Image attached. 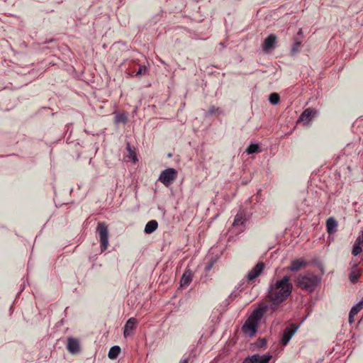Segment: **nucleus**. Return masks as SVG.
<instances>
[{"mask_svg":"<svg viewBox=\"0 0 363 363\" xmlns=\"http://www.w3.org/2000/svg\"><path fill=\"white\" fill-rule=\"evenodd\" d=\"M362 238L361 239H362V242L363 241V230L362 231Z\"/></svg>","mask_w":363,"mask_h":363,"instance_id":"36","label":"nucleus"},{"mask_svg":"<svg viewBox=\"0 0 363 363\" xmlns=\"http://www.w3.org/2000/svg\"><path fill=\"white\" fill-rule=\"evenodd\" d=\"M157 228H158L157 221L155 220H151L146 223V225L145 226L144 232L146 234H151L153 232H155L157 229Z\"/></svg>","mask_w":363,"mask_h":363,"instance_id":"18","label":"nucleus"},{"mask_svg":"<svg viewBox=\"0 0 363 363\" xmlns=\"http://www.w3.org/2000/svg\"><path fill=\"white\" fill-rule=\"evenodd\" d=\"M279 100H280V97L277 93H272L269 95V101L272 104H273V105L277 104L279 102Z\"/></svg>","mask_w":363,"mask_h":363,"instance_id":"25","label":"nucleus"},{"mask_svg":"<svg viewBox=\"0 0 363 363\" xmlns=\"http://www.w3.org/2000/svg\"><path fill=\"white\" fill-rule=\"evenodd\" d=\"M128 121V117L125 113H116L115 116V122L116 123H125Z\"/></svg>","mask_w":363,"mask_h":363,"instance_id":"23","label":"nucleus"},{"mask_svg":"<svg viewBox=\"0 0 363 363\" xmlns=\"http://www.w3.org/2000/svg\"><path fill=\"white\" fill-rule=\"evenodd\" d=\"M318 114V111L315 109L308 108H306L300 116L298 121L303 122L304 124L308 123L313 117Z\"/></svg>","mask_w":363,"mask_h":363,"instance_id":"9","label":"nucleus"},{"mask_svg":"<svg viewBox=\"0 0 363 363\" xmlns=\"http://www.w3.org/2000/svg\"><path fill=\"white\" fill-rule=\"evenodd\" d=\"M246 220L247 218L245 211L240 209L235 217L233 226L242 225L245 223Z\"/></svg>","mask_w":363,"mask_h":363,"instance_id":"15","label":"nucleus"},{"mask_svg":"<svg viewBox=\"0 0 363 363\" xmlns=\"http://www.w3.org/2000/svg\"><path fill=\"white\" fill-rule=\"evenodd\" d=\"M363 308V297H362V299L359 302L357 303V304H355L354 306H352V308H351L350 310V313H351V316H354L355 315H357Z\"/></svg>","mask_w":363,"mask_h":363,"instance_id":"22","label":"nucleus"},{"mask_svg":"<svg viewBox=\"0 0 363 363\" xmlns=\"http://www.w3.org/2000/svg\"><path fill=\"white\" fill-rule=\"evenodd\" d=\"M256 356H250L244 359L242 363H254V361L256 360Z\"/></svg>","mask_w":363,"mask_h":363,"instance_id":"30","label":"nucleus"},{"mask_svg":"<svg viewBox=\"0 0 363 363\" xmlns=\"http://www.w3.org/2000/svg\"><path fill=\"white\" fill-rule=\"evenodd\" d=\"M290 276L286 275L269 285L267 296L272 302L270 308L272 310H275L280 303L291 296L293 285L290 282Z\"/></svg>","mask_w":363,"mask_h":363,"instance_id":"1","label":"nucleus"},{"mask_svg":"<svg viewBox=\"0 0 363 363\" xmlns=\"http://www.w3.org/2000/svg\"><path fill=\"white\" fill-rule=\"evenodd\" d=\"M252 356H256L255 359L256 360L254 361V363H269V362L271 360L272 356L269 354H264V355H259L257 354H253Z\"/></svg>","mask_w":363,"mask_h":363,"instance_id":"19","label":"nucleus"},{"mask_svg":"<svg viewBox=\"0 0 363 363\" xmlns=\"http://www.w3.org/2000/svg\"><path fill=\"white\" fill-rule=\"evenodd\" d=\"M264 267V264L262 262H258L254 267L252 269L247 275V281H250L254 280L255 278L259 277L262 272L263 271Z\"/></svg>","mask_w":363,"mask_h":363,"instance_id":"8","label":"nucleus"},{"mask_svg":"<svg viewBox=\"0 0 363 363\" xmlns=\"http://www.w3.org/2000/svg\"><path fill=\"white\" fill-rule=\"evenodd\" d=\"M337 222L333 217H330L326 220V229L328 234L331 235L337 231Z\"/></svg>","mask_w":363,"mask_h":363,"instance_id":"17","label":"nucleus"},{"mask_svg":"<svg viewBox=\"0 0 363 363\" xmlns=\"http://www.w3.org/2000/svg\"><path fill=\"white\" fill-rule=\"evenodd\" d=\"M127 150L129 152V154H130V157L135 162L137 160V158H136V155L135 153V152L133 150H131L130 148V146L129 144H128L127 145Z\"/></svg>","mask_w":363,"mask_h":363,"instance_id":"29","label":"nucleus"},{"mask_svg":"<svg viewBox=\"0 0 363 363\" xmlns=\"http://www.w3.org/2000/svg\"><path fill=\"white\" fill-rule=\"evenodd\" d=\"M257 323L248 318L243 324L242 330L244 333L252 337L257 332Z\"/></svg>","mask_w":363,"mask_h":363,"instance_id":"6","label":"nucleus"},{"mask_svg":"<svg viewBox=\"0 0 363 363\" xmlns=\"http://www.w3.org/2000/svg\"><path fill=\"white\" fill-rule=\"evenodd\" d=\"M147 69L145 66H140L138 70L137 71L135 76H140L142 74H145L147 73Z\"/></svg>","mask_w":363,"mask_h":363,"instance_id":"28","label":"nucleus"},{"mask_svg":"<svg viewBox=\"0 0 363 363\" xmlns=\"http://www.w3.org/2000/svg\"><path fill=\"white\" fill-rule=\"evenodd\" d=\"M361 244H362V239L360 237H358L355 240V242H354V245L353 246L352 251V254L354 256L358 255L362 252V249L361 247Z\"/></svg>","mask_w":363,"mask_h":363,"instance_id":"20","label":"nucleus"},{"mask_svg":"<svg viewBox=\"0 0 363 363\" xmlns=\"http://www.w3.org/2000/svg\"><path fill=\"white\" fill-rule=\"evenodd\" d=\"M96 232L99 234L101 252L107 249L108 245V230L107 225L104 223H99Z\"/></svg>","mask_w":363,"mask_h":363,"instance_id":"3","label":"nucleus"},{"mask_svg":"<svg viewBox=\"0 0 363 363\" xmlns=\"http://www.w3.org/2000/svg\"><path fill=\"white\" fill-rule=\"evenodd\" d=\"M320 281V277L309 272L298 274L294 279L297 287L309 292L313 291Z\"/></svg>","mask_w":363,"mask_h":363,"instance_id":"2","label":"nucleus"},{"mask_svg":"<svg viewBox=\"0 0 363 363\" xmlns=\"http://www.w3.org/2000/svg\"><path fill=\"white\" fill-rule=\"evenodd\" d=\"M267 344V340L265 338L259 339L257 342V346L262 347Z\"/></svg>","mask_w":363,"mask_h":363,"instance_id":"31","label":"nucleus"},{"mask_svg":"<svg viewBox=\"0 0 363 363\" xmlns=\"http://www.w3.org/2000/svg\"><path fill=\"white\" fill-rule=\"evenodd\" d=\"M221 111L218 108H216L214 106L210 107L209 110L205 113L206 116H209L213 114H220Z\"/></svg>","mask_w":363,"mask_h":363,"instance_id":"27","label":"nucleus"},{"mask_svg":"<svg viewBox=\"0 0 363 363\" xmlns=\"http://www.w3.org/2000/svg\"><path fill=\"white\" fill-rule=\"evenodd\" d=\"M193 277V272L189 269H186L181 278L180 286L182 287H186L189 286L192 281Z\"/></svg>","mask_w":363,"mask_h":363,"instance_id":"13","label":"nucleus"},{"mask_svg":"<svg viewBox=\"0 0 363 363\" xmlns=\"http://www.w3.org/2000/svg\"><path fill=\"white\" fill-rule=\"evenodd\" d=\"M269 306L266 304L259 305L256 309H255L249 318L257 323L262 319L264 314L266 313Z\"/></svg>","mask_w":363,"mask_h":363,"instance_id":"7","label":"nucleus"},{"mask_svg":"<svg viewBox=\"0 0 363 363\" xmlns=\"http://www.w3.org/2000/svg\"><path fill=\"white\" fill-rule=\"evenodd\" d=\"M120 352H121L120 347L118 345H114L111 347V349L108 352V356L111 359H115L119 355Z\"/></svg>","mask_w":363,"mask_h":363,"instance_id":"21","label":"nucleus"},{"mask_svg":"<svg viewBox=\"0 0 363 363\" xmlns=\"http://www.w3.org/2000/svg\"><path fill=\"white\" fill-rule=\"evenodd\" d=\"M211 267H212V264H209L208 266H207V267H206V271L210 270V269L211 268Z\"/></svg>","mask_w":363,"mask_h":363,"instance_id":"34","label":"nucleus"},{"mask_svg":"<svg viewBox=\"0 0 363 363\" xmlns=\"http://www.w3.org/2000/svg\"><path fill=\"white\" fill-rule=\"evenodd\" d=\"M353 317L354 316H351V313L350 312V313H349V323L350 324L354 322Z\"/></svg>","mask_w":363,"mask_h":363,"instance_id":"32","label":"nucleus"},{"mask_svg":"<svg viewBox=\"0 0 363 363\" xmlns=\"http://www.w3.org/2000/svg\"><path fill=\"white\" fill-rule=\"evenodd\" d=\"M361 275V271L357 267V264L354 263L351 266V270L349 274V279L350 281L354 284L359 281V278Z\"/></svg>","mask_w":363,"mask_h":363,"instance_id":"12","label":"nucleus"},{"mask_svg":"<svg viewBox=\"0 0 363 363\" xmlns=\"http://www.w3.org/2000/svg\"><path fill=\"white\" fill-rule=\"evenodd\" d=\"M298 329V325H296L295 324H291L289 327L286 328L283 332L281 344L283 346H286L296 333Z\"/></svg>","mask_w":363,"mask_h":363,"instance_id":"5","label":"nucleus"},{"mask_svg":"<svg viewBox=\"0 0 363 363\" xmlns=\"http://www.w3.org/2000/svg\"><path fill=\"white\" fill-rule=\"evenodd\" d=\"M302 34V29H299L298 32V35H301Z\"/></svg>","mask_w":363,"mask_h":363,"instance_id":"35","label":"nucleus"},{"mask_svg":"<svg viewBox=\"0 0 363 363\" xmlns=\"http://www.w3.org/2000/svg\"><path fill=\"white\" fill-rule=\"evenodd\" d=\"M246 152L249 155L253 154L255 152H259V146L258 144H251L247 148Z\"/></svg>","mask_w":363,"mask_h":363,"instance_id":"24","label":"nucleus"},{"mask_svg":"<svg viewBox=\"0 0 363 363\" xmlns=\"http://www.w3.org/2000/svg\"><path fill=\"white\" fill-rule=\"evenodd\" d=\"M179 363H188V359H182Z\"/></svg>","mask_w":363,"mask_h":363,"instance_id":"33","label":"nucleus"},{"mask_svg":"<svg viewBox=\"0 0 363 363\" xmlns=\"http://www.w3.org/2000/svg\"><path fill=\"white\" fill-rule=\"evenodd\" d=\"M177 172L175 169L168 168L160 173L158 180L168 186L177 178Z\"/></svg>","mask_w":363,"mask_h":363,"instance_id":"4","label":"nucleus"},{"mask_svg":"<svg viewBox=\"0 0 363 363\" xmlns=\"http://www.w3.org/2000/svg\"><path fill=\"white\" fill-rule=\"evenodd\" d=\"M67 348L72 354H76L79 351V344L77 339L69 337L67 340Z\"/></svg>","mask_w":363,"mask_h":363,"instance_id":"14","label":"nucleus"},{"mask_svg":"<svg viewBox=\"0 0 363 363\" xmlns=\"http://www.w3.org/2000/svg\"><path fill=\"white\" fill-rule=\"evenodd\" d=\"M277 42V36L274 34L269 35L265 40L263 44V50L268 52L272 49L274 48Z\"/></svg>","mask_w":363,"mask_h":363,"instance_id":"11","label":"nucleus"},{"mask_svg":"<svg viewBox=\"0 0 363 363\" xmlns=\"http://www.w3.org/2000/svg\"><path fill=\"white\" fill-rule=\"evenodd\" d=\"M301 44V40H295V42L292 45L291 51L292 55H294L297 52H298V50L300 49Z\"/></svg>","mask_w":363,"mask_h":363,"instance_id":"26","label":"nucleus"},{"mask_svg":"<svg viewBox=\"0 0 363 363\" xmlns=\"http://www.w3.org/2000/svg\"><path fill=\"white\" fill-rule=\"evenodd\" d=\"M137 323H138L137 319L133 317L129 318L127 320V322L125 324L124 330H123V335L125 337H128L132 334L133 330L136 327Z\"/></svg>","mask_w":363,"mask_h":363,"instance_id":"10","label":"nucleus"},{"mask_svg":"<svg viewBox=\"0 0 363 363\" xmlns=\"http://www.w3.org/2000/svg\"><path fill=\"white\" fill-rule=\"evenodd\" d=\"M307 265V262L303 259H295L293 260L291 263V265L289 267V269L291 272H298L302 267H304Z\"/></svg>","mask_w":363,"mask_h":363,"instance_id":"16","label":"nucleus"}]
</instances>
